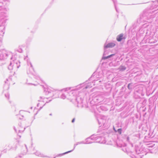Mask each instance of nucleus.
I'll use <instances>...</instances> for the list:
<instances>
[{
	"mask_svg": "<svg viewBox=\"0 0 158 158\" xmlns=\"http://www.w3.org/2000/svg\"><path fill=\"white\" fill-rule=\"evenodd\" d=\"M155 11H152L150 10H145L142 14L140 15L139 18L138 19L136 23L133 25V28H135L139 26L140 23L144 22L147 20L151 21L152 19L154 18Z\"/></svg>",
	"mask_w": 158,
	"mask_h": 158,
	"instance_id": "f257e3e1",
	"label": "nucleus"
},
{
	"mask_svg": "<svg viewBox=\"0 0 158 158\" xmlns=\"http://www.w3.org/2000/svg\"><path fill=\"white\" fill-rule=\"evenodd\" d=\"M52 89L47 88L44 89V92L46 94H51L50 97L54 96V94H56L54 97L55 98H59L63 99L67 98V91H65L63 89L60 90H56L54 91Z\"/></svg>",
	"mask_w": 158,
	"mask_h": 158,
	"instance_id": "f03ea898",
	"label": "nucleus"
},
{
	"mask_svg": "<svg viewBox=\"0 0 158 158\" xmlns=\"http://www.w3.org/2000/svg\"><path fill=\"white\" fill-rule=\"evenodd\" d=\"M82 85H84V83L75 87H68L64 89L65 91H67V99L70 100L71 102H73L77 95L79 94L78 89Z\"/></svg>",
	"mask_w": 158,
	"mask_h": 158,
	"instance_id": "7ed1b4c3",
	"label": "nucleus"
},
{
	"mask_svg": "<svg viewBox=\"0 0 158 158\" xmlns=\"http://www.w3.org/2000/svg\"><path fill=\"white\" fill-rule=\"evenodd\" d=\"M106 79V78H104L103 75L102 71L101 70L99 72H94L91 77L89 79V80H92V83H94V85H99L100 84V83L105 81Z\"/></svg>",
	"mask_w": 158,
	"mask_h": 158,
	"instance_id": "20e7f679",
	"label": "nucleus"
},
{
	"mask_svg": "<svg viewBox=\"0 0 158 158\" xmlns=\"http://www.w3.org/2000/svg\"><path fill=\"white\" fill-rule=\"evenodd\" d=\"M20 66L19 61L17 60H13L10 62V64L8 66V68L10 70H12V72L13 73V75L15 73L17 69Z\"/></svg>",
	"mask_w": 158,
	"mask_h": 158,
	"instance_id": "39448f33",
	"label": "nucleus"
},
{
	"mask_svg": "<svg viewBox=\"0 0 158 158\" xmlns=\"http://www.w3.org/2000/svg\"><path fill=\"white\" fill-rule=\"evenodd\" d=\"M24 59L25 60H26L27 62V63L28 66H30V67L29 68L28 70L27 71V73L28 74H31L33 76V77L36 78L35 77L36 76L35 75L34 71L32 66V64L30 62V61L28 59V57L27 56L26 57L24 58Z\"/></svg>",
	"mask_w": 158,
	"mask_h": 158,
	"instance_id": "423d86ee",
	"label": "nucleus"
},
{
	"mask_svg": "<svg viewBox=\"0 0 158 158\" xmlns=\"http://www.w3.org/2000/svg\"><path fill=\"white\" fill-rule=\"evenodd\" d=\"M8 16L6 15L4 17L0 19V31L4 32L6 22L8 19Z\"/></svg>",
	"mask_w": 158,
	"mask_h": 158,
	"instance_id": "0eeeda50",
	"label": "nucleus"
},
{
	"mask_svg": "<svg viewBox=\"0 0 158 158\" xmlns=\"http://www.w3.org/2000/svg\"><path fill=\"white\" fill-rule=\"evenodd\" d=\"M106 117L104 116H101L99 118H97V120L99 126V127L102 126L105 127L106 125L105 124L106 122Z\"/></svg>",
	"mask_w": 158,
	"mask_h": 158,
	"instance_id": "6e6552de",
	"label": "nucleus"
},
{
	"mask_svg": "<svg viewBox=\"0 0 158 158\" xmlns=\"http://www.w3.org/2000/svg\"><path fill=\"white\" fill-rule=\"evenodd\" d=\"M19 141L16 140L13 143L8 144L7 146L8 150H16L19 144Z\"/></svg>",
	"mask_w": 158,
	"mask_h": 158,
	"instance_id": "1a4fd4ad",
	"label": "nucleus"
},
{
	"mask_svg": "<svg viewBox=\"0 0 158 158\" xmlns=\"http://www.w3.org/2000/svg\"><path fill=\"white\" fill-rule=\"evenodd\" d=\"M83 101V97L77 95L75 99L73 102H76L78 104L77 106L80 105V106H83L82 103Z\"/></svg>",
	"mask_w": 158,
	"mask_h": 158,
	"instance_id": "9d476101",
	"label": "nucleus"
},
{
	"mask_svg": "<svg viewBox=\"0 0 158 158\" xmlns=\"http://www.w3.org/2000/svg\"><path fill=\"white\" fill-rule=\"evenodd\" d=\"M9 55L11 56L12 54L4 50H2V52H0V60H3L6 59Z\"/></svg>",
	"mask_w": 158,
	"mask_h": 158,
	"instance_id": "9b49d317",
	"label": "nucleus"
},
{
	"mask_svg": "<svg viewBox=\"0 0 158 158\" xmlns=\"http://www.w3.org/2000/svg\"><path fill=\"white\" fill-rule=\"evenodd\" d=\"M96 135L94 134L91 135L90 137L86 138L85 139L86 141H88V142L89 143H87L88 144H91L92 143L96 142V140H97L98 139L96 137Z\"/></svg>",
	"mask_w": 158,
	"mask_h": 158,
	"instance_id": "f8f14e48",
	"label": "nucleus"
},
{
	"mask_svg": "<svg viewBox=\"0 0 158 158\" xmlns=\"http://www.w3.org/2000/svg\"><path fill=\"white\" fill-rule=\"evenodd\" d=\"M96 138L98 139L97 140H96V142L100 143H105L106 142L105 137L102 136H96Z\"/></svg>",
	"mask_w": 158,
	"mask_h": 158,
	"instance_id": "ddd939ff",
	"label": "nucleus"
},
{
	"mask_svg": "<svg viewBox=\"0 0 158 158\" xmlns=\"http://www.w3.org/2000/svg\"><path fill=\"white\" fill-rule=\"evenodd\" d=\"M115 45V44L112 42L109 43L107 44H105L104 45V55H106V49L108 48H112L114 47Z\"/></svg>",
	"mask_w": 158,
	"mask_h": 158,
	"instance_id": "4468645a",
	"label": "nucleus"
},
{
	"mask_svg": "<svg viewBox=\"0 0 158 158\" xmlns=\"http://www.w3.org/2000/svg\"><path fill=\"white\" fill-rule=\"evenodd\" d=\"M103 98L100 95H98L93 98V101L94 102L99 103L103 101Z\"/></svg>",
	"mask_w": 158,
	"mask_h": 158,
	"instance_id": "2eb2a0df",
	"label": "nucleus"
},
{
	"mask_svg": "<svg viewBox=\"0 0 158 158\" xmlns=\"http://www.w3.org/2000/svg\"><path fill=\"white\" fill-rule=\"evenodd\" d=\"M96 108L97 110L99 112H101L102 111H105L107 110V109L106 108V107L102 105L100 106H96Z\"/></svg>",
	"mask_w": 158,
	"mask_h": 158,
	"instance_id": "dca6fc26",
	"label": "nucleus"
},
{
	"mask_svg": "<svg viewBox=\"0 0 158 158\" xmlns=\"http://www.w3.org/2000/svg\"><path fill=\"white\" fill-rule=\"evenodd\" d=\"M126 38L123 37V34L122 33L117 36L116 40L118 42L121 41L123 39H125Z\"/></svg>",
	"mask_w": 158,
	"mask_h": 158,
	"instance_id": "f3484780",
	"label": "nucleus"
},
{
	"mask_svg": "<svg viewBox=\"0 0 158 158\" xmlns=\"http://www.w3.org/2000/svg\"><path fill=\"white\" fill-rule=\"evenodd\" d=\"M78 145V144L77 143V142L76 143L74 144V148H73V150H70V151H67V152H65L64 153H62V154H59L57 156H63V155H64L65 154H68V153H70V152H72L75 149L76 146L77 145Z\"/></svg>",
	"mask_w": 158,
	"mask_h": 158,
	"instance_id": "a211bd4d",
	"label": "nucleus"
},
{
	"mask_svg": "<svg viewBox=\"0 0 158 158\" xmlns=\"http://www.w3.org/2000/svg\"><path fill=\"white\" fill-rule=\"evenodd\" d=\"M34 154H35V155L38 156H40L43 157H48V156H45L44 154H42L40 152L37 151L35 152H34Z\"/></svg>",
	"mask_w": 158,
	"mask_h": 158,
	"instance_id": "6ab92c4d",
	"label": "nucleus"
},
{
	"mask_svg": "<svg viewBox=\"0 0 158 158\" xmlns=\"http://www.w3.org/2000/svg\"><path fill=\"white\" fill-rule=\"evenodd\" d=\"M93 84L94 85V83H92V82L88 83V84L87 85H85V87H84V85H83L81 87L82 88H83V89H88L91 88L92 87V85Z\"/></svg>",
	"mask_w": 158,
	"mask_h": 158,
	"instance_id": "aec40b11",
	"label": "nucleus"
},
{
	"mask_svg": "<svg viewBox=\"0 0 158 158\" xmlns=\"http://www.w3.org/2000/svg\"><path fill=\"white\" fill-rule=\"evenodd\" d=\"M105 55H104V53L103 54V56L102 58V60H106V59H109V58H111V57H112V56H114L115 55V54H111L110 55H109L108 56H105Z\"/></svg>",
	"mask_w": 158,
	"mask_h": 158,
	"instance_id": "412c9836",
	"label": "nucleus"
},
{
	"mask_svg": "<svg viewBox=\"0 0 158 158\" xmlns=\"http://www.w3.org/2000/svg\"><path fill=\"white\" fill-rule=\"evenodd\" d=\"M19 126V133H21L23 132L25 129V127H24L23 129L21 127V123H19L18 124Z\"/></svg>",
	"mask_w": 158,
	"mask_h": 158,
	"instance_id": "4be33fe9",
	"label": "nucleus"
},
{
	"mask_svg": "<svg viewBox=\"0 0 158 158\" xmlns=\"http://www.w3.org/2000/svg\"><path fill=\"white\" fill-rule=\"evenodd\" d=\"M103 132H104L103 130H102L100 128H99L98 129V131H97V134L96 135V136L97 135H100V134H101L103 136L104 135Z\"/></svg>",
	"mask_w": 158,
	"mask_h": 158,
	"instance_id": "5701e85b",
	"label": "nucleus"
},
{
	"mask_svg": "<svg viewBox=\"0 0 158 158\" xmlns=\"http://www.w3.org/2000/svg\"><path fill=\"white\" fill-rule=\"evenodd\" d=\"M4 33V32L3 31H0V46L2 45V37Z\"/></svg>",
	"mask_w": 158,
	"mask_h": 158,
	"instance_id": "b1692460",
	"label": "nucleus"
},
{
	"mask_svg": "<svg viewBox=\"0 0 158 158\" xmlns=\"http://www.w3.org/2000/svg\"><path fill=\"white\" fill-rule=\"evenodd\" d=\"M134 85L132 83L128 84L127 86L128 89L131 90L134 88Z\"/></svg>",
	"mask_w": 158,
	"mask_h": 158,
	"instance_id": "393cba45",
	"label": "nucleus"
},
{
	"mask_svg": "<svg viewBox=\"0 0 158 158\" xmlns=\"http://www.w3.org/2000/svg\"><path fill=\"white\" fill-rule=\"evenodd\" d=\"M113 1L114 6L115 9V10L117 12H118V10L117 8V6H116V4L117 3V0H112Z\"/></svg>",
	"mask_w": 158,
	"mask_h": 158,
	"instance_id": "a878e982",
	"label": "nucleus"
},
{
	"mask_svg": "<svg viewBox=\"0 0 158 158\" xmlns=\"http://www.w3.org/2000/svg\"><path fill=\"white\" fill-rule=\"evenodd\" d=\"M5 84L4 85L3 88L4 90H8L9 88V86L8 85V84L6 83V81H5Z\"/></svg>",
	"mask_w": 158,
	"mask_h": 158,
	"instance_id": "bb28decb",
	"label": "nucleus"
},
{
	"mask_svg": "<svg viewBox=\"0 0 158 158\" xmlns=\"http://www.w3.org/2000/svg\"><path fill=\"white\" fill-rule=\"evenodd\" d=\"M88 141H87L85 142L84 141H82L81 142H77L78 144H87V143H89L88 142Z\"/></svg>",
	"mask_w": 158,
	"mask_h": 158,
	"instance_id": "cd10ccee",
	"label": "nucleus"
},
{
	"mask_svg": "<svg viewBox=\"0 0 158 158\" xmlns=\"http://www.w3.org/2000/svg\"><path fill=\"white\" fill-rule=\"evenodd\" d=\"M126 68L125 66H123V65H120L119 66V69L120 71H123L126 69Z\"/></svg>",
	"mask_w": 158,
	"mask_h": 158,
	"instance_id": "c85d7f7f",
	"label": "nucleus"
},
{
	"mask_svg": "<svg viewBox=\"0 0 158 158\" xmlns=\"http://www.w3.org/2000/svg\"><path fill=\"white\" fill-rule=\"evenodd\" d=\"M147 29L144 30L143 29H142L141 28L139 30L140 33V34H143L145 32V31L146 32V33H147Z\"/></svg>",
	"mask_w": 158,
	"mask_h": 158,
	"instance_id": "c756f323",
	"label": "nucleus"
},
{
	"mask_svg": "<svg viewBox=\"0 0 158 158\" xmlns=\"http://www.w3.org/2000/svg\"><path fill=\"white\" fill-rule=\"evenodd\" d=\"M148 25H149L148 24V23H145L142 25L141 28L143 29L146 28V27H147L148 26Z\"/></svg>",
	"mask_w": 158,
	"mask_h": 158,
	"instance_id": "7c9ffc66",
	"label": "nucleus"
},
{
	"mask_svg": "<svg viewBox=\"0 0 158 158\" xmlns=\"http://www.w3.org/2000/svg\"><path fill=\"white\" fill-rule=\"evenodd\" d=\"M127 154L129 155L131 158H136V157L134 155L132 154L131 152L127 153Z\"/></svg>",
	"mask_w": 158,
	"mask_h": 158,
	"instance_id": "2f4dec72",
	"label": "nucleus"
},
{
	"mask_svg": "<svg viewBox=\"0 0 158 158\" xmlns=\"http://www.w3.org/2000/svg\"><path fill=\"white\" fill-rule=\"evenodd\" d=\"M117 132L119 134V135H120L121 134L122 132V128H119L118 129L117 131Z\"/></svg>",
	"mask_w": 158,
	"mask_h": 158,
	"instance_id": "473e14b6",
	"label": "nucleus"
},
{
	"mask_svg": "<svg viewBox=\"0 0 158 158\" xmlns=\"http://www.w3.org/2000/svg\"><path fill=\"white\" fill-rule=\"evenodd\" d=\"M25 148L26 149V150L24 152H23L22 153L23 155H25L26 154L27 152V147L26 145H25Z\"/></svg>",
	"mask_w": 158,
	"mask_h": 158,
	"instance_id": "72a5a7b5",
	"label": "nucleus"
},
{
	"mask_svg": "<svg viewBox=\"0 0 158 158\" xmlns=\"http://www.w3.org/2000/svg\"><path fill=\"white\" fill-rule=\"evenodd\" d=\"M122 150L123 151H124V152H127V153H129V152H128L127 150V149L126 148H122Z\"/></svg>",
	"mask_w": 158,
	"mask_h": 158,
	"instance_id": "f704fd0d",
	"label": "nucleus"
},
{
	"mask_svg": "<svg viewBox=\"0 0 158 158\" xmlns=\"http://www.w3.org/2000/svg\"><path fill=\"white\" fill-rule=\"evenodd\" d=\"M32 39V38H29L27 40V43H29L31 41Z\"/></svg>",
	"mask_w": 158,
	"mask_h": 158,
	"instance_id": "c9c22d12",
	"label": "nucleus"
},
{
	"mask_svg": "<svg viewBox=\"0 0 158 158\" xmlns=\"http://www.w3.org/2000/svg\"><path fill=\"white\" fill-rule=\"evenodd\" d=\"M126 88L125 87V85H124L121 88V90L123 91V90L125 91L126 89Z\"/></svg>",
	"mask_w": 158,
	"mask_h": 158,
	"instance_id": "e433bc0d",
	"label": "nucleus"
},
{
	"mask_svg": "<svg viewBox=\"0 0 158 158\" xmlns=\"http://www.w3.org/2000/svg\"><path fill=\"white\" fill-rule=\"evenodd\" d=\"M5 95L6 98H7L8 99H9V94L8 93L6 94H5Z\"/></svg>",
	"mask_w": 158,
	"mask_h": 158,
	"instance_id": "4c0bfd02",
	"label": "nucleus"
},
{
	"mask_svg": "<svg viewBox=\"0 0 158 158\" xmlns=\"http://www.w3.org/2000/svg\"><path fill=\"white\" fill-rule=\"evenodd\" d=\"M126 141L128 142H130V138L128 136H127L126 137Z\"/></svg>",
	"mask_w": 158,
	"mask_h": 158,
	"instance_id": "58836bf2",
	"label": "nucleus"
},
{
	"mask_svg": "<svg viewBox=\"0 0 158 158\" xmlns=\"http://www.w3.org/2000/svg\"><path fill=\"white\" fill-rule=\"evenodd\" d=\"M47 88H48V87H47ZM44 88H47L44 87ZM44 93L46 95H49V98H50V95H51V94H45L44 93ZM56 95L54 94V96H52V97H53V96H54V97L55 96H56Z\"/></svg>",
	"mask_w": 158,
	"mask_h": 158,
	"instance_id": "ea45409f",
	"label": "nucleus"
},
{
	"mask_svg": "<svg viewBox=\"0 0 158 158\" xmlns=\"http://www.w3.org/2000/svg\"><path fill=\"white\" fill-rule=\"evenodd\" d=\"M18 51L19 52H20V53H21L22 52V51H23V50H22V49L21 48H19L18 50Z\"/></svg>",
	"mask_w": 158,
	"mask_h": 158,
	"instance_id": "a19ab883",
	"label": "nucleus"
},
{
	"mask_svg": "<svg viewBox=\"0 0 158 158\" xmlns=\"http://www.w3.org/2000/svg\"><path fill=\"white\" fill-rule=\"evenodd\" d=\"M135 151L136 153L138 154L142 152V151H140V150H139V152L137 151L136 150Z\"/></svg>",
	"mask_w": 158,
	"mask_h": 158,
	"instance_id": "79ce46f5",
	"label": "nucleus"
},
{
	"mask_svg": "<svg viewBox=\"0 0 158 158\" xmlns=\"http://www.w3.org/2000/svg\"><path fill=\"white\" fill-rule=\"evenodd\" d=\"M146 101H147L146 99H144L143 102V103H145L146 102Z\"/></svg>",
	"mask_w": 158,
	"mask_h": 158,
	"instance_id": "37998d69",
	"label": "nucleus"
},
{
	"mask_svg": "<svg viewBox=\"0 0 158 158\" xmlns=\"http://www.w3.org/2000/svg\"><path fill=\"white\" fill-rule=\"evenodd\" d=\"M13 128H14V130H15V131L16 132H17V130H16V129L15 127H14H14H13Z\"/></svg>",
	"mask_w": 158,
	"mask_h": 158,
	"instance_id": "c03bdc74",
	"label": "nucleus"
},
{
	"mask_svg": "<svg viewBox=\"0 0 158 158\" xmlns=\"http://www.w3.org/2000/svg\"><path fill=\"white\" fill-rule=\"evenodd\" d=\"M44 105H45V104H44L43 106H40V108H39V110H41V109H42V108H43V106H44Z\"/></svg>",
	"mask_w": 158,
	"mask_h": 158,
	"instance_id": "a18cd8bd",
	"label": "nucleus"
},
{
	"mask_svg": "<svg viewBox=\"0 0 158 158\" xmlns=\"http://www.w3.org/2000/svg\"><path fill=\"white\" fill-rule=\"evenodd\" d=\"M113 129H114V131L115 132H117V130H116L115 129V128H114V127H113Z\"/></svg>",
	"mask_w": 158,
	"mask_h": 158,
	"instance_id": "49530a36",
	"label": "nucleus"
},
{
	"mask_svg": "<svg viewBox=\"0 0 158 158\" xmlns=\"http://www.w3.org/2000/svg\"><path fill=\"white\" fill-rule=\"evenodd\" d=\"M75 118H73L72 120V122L73 123L75 121Z\"/></svg>",
	"mask_w": 158,
	"mask_h": 158,
	"instance_id": "de8ad7c7",
	"label": "nucleus"
},
{
	"mask_svg": "<svg viewBox=\"0 0 158 158\" xmlns=\"http://www.w3.org/2000/svg\"><path fill=\"white\" fill-rule=\"evenodd\" d=\"M40 103H38L37 104V107H39V105H40Z\"/></svg>",
	"mask_w": 158,
	"mask_h": 158,
	"instance_id": "09e8293b",
	"label": "nucleus"
},
{
	"mask_svg": "<svg viewBox=\"0 0 158 158\" xmlns=\"http://www.w3.org/2000/svg\"><path fill=\"white\" fill-rule=\"evenodd\" d=\"M2 4V2H0V6H1V5Z\"/></svg>",
	"mask_w": 158,
	"mask_h": 158,
	"instance_id": "8fccbe9b",
	"label": "nucleus"
},
{
	"mask_svg": "<svg viewBox=\"0 0 158 158\" xmlns=\"http://www.w3.org/2000/svg\"><path fill=\"white\" fill-rule=\"evenodd\" d=\"M40 98H41V99H43V97H40Z\"/></svg>",
	"mask_w": 158,
	"mask_h": 158,
	"instance_id": "3c124183",
	"label": "nucleus"
},
{
	"mask_svg": "<svg viewBox=\"0 0 158 158\" xmlns=\"http://www.w3.org/2000/svg\"><path fill=\"white\" fill-rule=\"evenodd\" d=\"M15 158H20V157L19 156V157H16Z\"/></svg>",
	"mask_w": 158,
	"mask_h": 158,
	"instance_id": "603ef678",
	"label": "nucleus"
},
{
	"mask_svg": "<svg viewBox=\"0 0 158 158\" xmlns=\"http://www.w3.org/2000/svg\"><path fill=\"white\" fill-rule=\"evenodd\" d=\"M13 59V57H11V60H12Z\"/></svg>",
	"mask_w": 158,
	"mask_h": 158,
	"instance_id": "864d4df0",
	"label": "nucleus"
},
{
	"mask_svg": "<svg viewBox=\"0 0 158 158\" xmlns=\"http://www.w3.org/2000/svg\"><path fill=\"white\" fill-rule=\"evenodd\" d=\"M107 51H106V53H105V54H106L105 55H106V54H107Z\"/></svg>",
	"mask_w": 158,
	"mask_h": 158,
	"instance_id": "5fc2aeb1",
	"label": "nucleus"
},
{
	"mask_svg": "<svg viewBox=\"0 0 158 158\" xmlns=\"http://www.w3.org/2000/svg\"><path fill=\"white\" fill-rule=\"evenodd\" d=\"M49 115H50V116H51V115H52V114H49Z\"/></svg>",
	"mask_w": 158,
	"mask_h": 158,
	"instance_id": "6e6d98bb",
	"label": "nucleus"
},
{
	"mask_svg": "<svg viewBox=\"0 0 158 158\" xmlns=\"http://www.w3.org/2000/svg\"><path fill=\"white\" fill-rule=\"evenodd\" d=\"M150 152L152 153H153L152 151H150Z\"/></svg>",
	"mask_w": 158,
	"mask_h": 158,
	"instance_id": "4d7b16f0",
	"label": "nucleus"
},
{
	"mask_svg": "<svg viewBox=\"0 0 158 158\" xmlns=\"http://www.w3.org/2000/svg\"><path fill=\"white\" fill-rule=\"evenodd\" d=\"M6 80H7V81H8V79H6Z\"/></svg>",
	"mask_w": 158,
	"mask_h": 158,
	"instance_id": "13d9d810",
	"label": "nucleus"
},
{
	"mask_svg": "<svg viewBox=\"0 0 158 158\" xmlns=\"http://www.w3.org/2000/svg\"><path fill=\"white\" fill-rule=\"evenodd\" d=\"M51 101V100H49V102H50V101Z\"/></svg>",
	"mask_w": 158,
	"mask_h": 158,
	"instance_id": "bf43d9fd",
	"label": "nucleus"
},
{
	"mask_svg": "<svg viewBox=\"0 0 158 158\" xmlns=\"http://www.w3.org/2000/svg\"><path fill=\"white\" fill-rule=\"evenodd\" d=\"M48 102H47L46 103H48Z\"/></svg>",
	"mask_w": 158,
	"mask_h": 158,
	"instance_id": "052dcab7",
	"label": "nucleus"
},
{
	"mask_svg": "<svg viewBox=\"0 0 158 158\" xmlns=\"http://www.w3.org/2000/svg\"><path fill=\"white\" fill-rule=\"evenodd\" d=\"M53 158H56V157H54Z\"/></svg>",
	"mask_w": 158,
	"mask_h": 158,
	"instance_id": "680f3d73",
	"label": "nucleus"
},
{
	"mask_svg": "<svg viewBox=\"0 0 158 158\" xmlns=\"http://www.w3.org/2000/svg\"><path fill=\"white\" fill-rule=\"evenodd\" d=\"M157 2H158V1H157Z\"/></svg>",
	"mask_w": 158,
	"mask_h": 158,
	"instance_id": "e2e57ef3",
	"label": "nucleus"
}]
</instances>
